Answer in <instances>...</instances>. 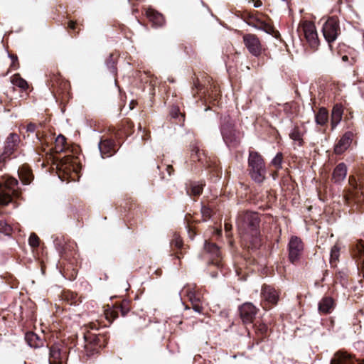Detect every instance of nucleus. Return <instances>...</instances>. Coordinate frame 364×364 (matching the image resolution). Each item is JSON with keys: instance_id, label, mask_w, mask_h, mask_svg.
I'll return each mask as SVG.
<instances>
[{"instance_id": "obj_1", "label": "nucleus", "mask_w": 364, "mask_h": 364, "mask_svg": "<svg viewBox=\"0 0 364 364\" xmlns=\"http://www.w3.org/2000/svg\"><path fill=\"white\" fill-rule=\"evenodd\" d=\"M26 132L29 136L30 133H34L37 139L36 149L38 151H44L46 154L49 152L60 154L68 149L66 138L59 134L55 137V134L46 130V123L43 122H30L26 126Z\"/></svg>"}, {"instance_id": "obj_2", "label": "nucleus", "mask_w": 364, "mask_h": 364, "mask_svg": "<svg viewBox=\"0 0 364 364\" xmlns=\"http://www.w3.org/2000/svg\"><path fill=\"white\" fill-rule=\"evenodd\" d=\"M97 322H90L85 325L82 328L84 342L81 346L82 349L78 347L79 356L83 362H86L91 356L98 354L105 348L109 338V332L103 331L100 332Z\"/></svg>"}, {"instance_id": "obj_3", "label": "nucleus", "mask_w": 364, "mask_h": 364, "mask_svg": "<svg viewBox=\"0 0 364 364\" xmlns=\"http://www.w3.org/2000/svg\"><path fill=\"white\" fill-rule=\"evenodd\" d=\"M54 245L58 251L60 259L61 265L63 266L64 273L65 269H72L70 280H74L77 274V266L79 262V254L77 250V244L75 241L65 238L64 236L56 237L53 241ZM64 277H66L64 274Z\"/></svg>"}, {"instance_id": "obj_4", "label": "nucleus", "mask_w": 364, "mask_h": 364, "mask_svg": "<svg viewBox=\"0 0 364 364\" xmlns=\"http://www.w3.org/2000/svg\"><path fill=\"white\" fill-rule=\"evenodd\" d=\"M260 218L259 213L250 210L239 213L237 218L238 228L242 231L245 239L252 248L261 245V233L259 229Z\"/></svg>"}, {"instance_id": "obj_5", "label": "nucleus", "mask_w": 364, "mask_h": 364, "mask_svg": "<svg viewBox=\"0 0 364 364\" xmlns=\"http://www.w3.org/2000/svg\"><path fill=\"white\" fill-rule=\"evenodd\" d=\"M77 345V336L75 334L54 342L49 346V363L66 364L70 350Z\"/></svg>"}, {"instance_id": "obj_6", "label": "nucleus", "mask_w": 364, "mask_h": 364, "mask_svg": "<svg viewBox=\"0 0 364 364\" xmlns=\"http://www.w3.org/2000/svg\"><path fill=\"white\" fill-rule=\"evenodd\" d=\"M204 249L210 255L208 262V271L212 277H217L220 273L225 276L228 273V268L223 262L220 247L214 242L205 241Z\"/></svg>"}, {"instance_id": "obj_7", "label": "nucleus", "mask_w": 364, "mask_h": 364, "mask_svg": "<svg viewBox=\"0 0 364 364\" xmlns=\"http://www.w3.org/2000/svg\"><path fill=\"white\" fill-rule=\"evenodd\" d=\"M247 170L250 177L255 183H262L266 179L267 168L264 159L258 151L249 150Z\"/></svg>"}, {"instance_id": "obj_8", "label": "nucleus", "mask_w": 364, "mask_h": 364, "mask_svg": "<svg viewBox=\"0 0 364 364\" xmlns=\"http://www.w3.org/2000/svg\"><path fill=\"white\" fill-rule=\"evenodd\" d=\"M20 144L21 138L18 134L12 132L7 136L0 153V171L6 167L8 161L19 156Z\"/></svg>"}, {"instance_id": "obj_9", "label": "nucleus", "mask_w": 364, "mask_h": 364, "mask_svg": "<svg viewBox=\"0 0 364 364\" xmlns=\"http://www.w3.org/2000/svg\"><path fill=\"white\" fill-rule=\"evenodd\" d=\"M220 132L225 144L230 148H236L240 144L242 134L235 127V124L229 116L221 119Z\"/></svg>"}, {"instance_id": "obj_10", "label": "nucleus", "mask_w": 364, "mask_h": 364, "mask_svg": "<svg viewBox=\"0 0 364 364\" xmlns=\"http://www.w3.org/2000/svg\"><path fill=\"white\" fill-rule=\"evenodd\" d=\"M297 32L302 42L306 41V43L313 50H317L319 46V39L316 26L313 22L307 20L301 21L297 28Z\"/></svg>"}, {"instance_id": "obj_11", "label": "nucleus", "mask_w": 364, "mask_h": 364, "mask_svg": "<svg viewBox=\"0 0 364 364\" xmlns=\"http://www.w3.org/2000/svg\"><path fill=\"white\" fill-rule=\"evenodd\" d=\"M122 145V141L116 139L114 134L109 132L103 134L98 143V148L102 158L105 159L114 155Z\"/></svg>"}, {"instance_id": "obj_12", "label": "nucleus", "mask_w": 364, "mask_h": 364, "mask_svg": "<svg viewBox=\"0 0 364 364\" xmlns=\"http://www.w3.org/2000/svg\"><path fill=\"white\" fill-rule=\"evenodd\" d=\"M281 290L274 286L264 284L261 287V306L265 311H269L277 305Z\"/></svg>"}, {"instance_id": "obj_13", "label": "nucleus", "mask_w": 364, "mask_h": 364, "mask_svg": "<svg viewBox=\"0 0 364 364\" xmlns=\"http://www.w3.org/2000/svg\"><path fill=\"white\" fill-rule=\"evenodd\" d=\"M132 309V301L127 299H123L117 301L112 306H107L105 310L106 319L111 323L114 320L119 317L120 313L122 316H125Z\"/></svg>"}, {"instance_id": "obj_14", "label": "nucleus", "mask_w": 364, "mask_h": 364, "mask_svg": "<svg viewBox=\"0 0 364 364\" xmlns=\"http://www.w3.org/2000/svg\"><path fill=\"white\" fill-rule=\"evenodd\" d=\"M322 33L325 40L332 50L331 43L341 35L340 21L337 16L329 17L323 23Z\"/></svg>"}, {"instance_id": "obj_15", "label": "nucleus", "mask_w": 364, "mask_h": 364, "mask_svg": "<svg viewBox=\"0 0 364 364\" xmlns=\"http://www.w3.org/2000/svg\"><path fill=\"white\" fill-rule=\"evenodd\" d=\"M288 258L289 262L298 265L304 257V243L302 240L297 236H291L287 245Z\"/></svg>"}, {"instance_id": "obj_16", "label": "nucleus", "mask_w": 364, "mask_h": 364, "mask_svg": "<svg viewBox=\"0 0 364 364\" xmlns=\"http://www.w3.org/2000/svg\"><path fill=\"white\" fill-rule=\"evenodd\" d=\"M242 41L249 53L255 57H259L266 50V45L255 34H243Z\"/></svg>"}, {"instance_id": "obj_17", "label": "nucleus", "mask_w": 364, "mask_h": 364, "mask_svg": "<svg viewBox=\"0 0 364 364\" xmlns=\"http://www.w3.org/2000/svg\"><path fill=\"white\" fill-rule=\"evenodd\" d=\"M115 135L117 140L122 141V143L134 132V124L129 118L123 119L117 127L109 128Z\"/></svg>"}, {"instance_id": "obj_18", "label": "nucleus", "mask_w": 364, "mask_h": 364, "mask_svg": "<svg viewBox=\"0 0 364 364\" xmlns=\"http://www.w3.org/2000/svg\"><path fill=\"white\" fill-rule=\"evenodd\" d=\"M241 18L250 26L257 29L263 30L267 33H269L272 27L260 19L259 13L255 11H244L241 14Z\"/></svg>"}, {"instance_id": "obj_19", "label": "nucleus", "mask_w": 364, "mask_h": 364, "mask_svg": "<svg viewBox=\"0 0 364 364\" xmlns=\"http://www.w3.org/2000/svg\"><path fill=\"white\" fill-rule=\"evenodd\" d=\"M187 296L188 297L191 308L198 313H203L204 308L203 306V294L200 291L197 289L196 285H188L185 287Z\"/></svg>"}, {"instance_id": "obj_20", "label": "nucleus", "mask_w": 364, "mask_h": 364, "mask_svg": "<svg viewBox=\"0 0 364 364\" xmlns=\"http://www.w3.org/2000/svg\"><path fill=\"white\" fill-rule=\"evenodd\" d=\"M354 136L355 134L352 131H347L344 132L339 139H337L333 146V153L336 155L343 154L348 149L350 148Z\"/></svg>"}, {"instance_id": "obj_21", "label": "nucleus", "mask_w": 364, "mask_h": 364, "mask_svg": "<svg viewBox=\"0 0 364 364\" xmlns=\"http://www.w3.org/2000/svg\"><path fill=\"white\" fill-rule=\"evenodd\" d=\"M240 318L245 324L252 323L257 313V309L251 303H245L239 308Z\"/></svg>"}, {"instance_id": "obj_22", "label": "nucleus", "mask_w": 364, "mask_h": 364, "mask_svg": "<svg viewBox=\"0 0 364 364\" xmlns=\"http://www.w3.org/2000/svg\"><path fill=\"white\" fill-rule=\"evenodd\" d=\"M188 160L191 163L199 162L202 166H208V157L204 150L200 149L197 146L192 145L190 146V152Z\"/></svg>"}, {"instance_id": "obj_23", "label": "nucleus", "mask_w": 364, "mask_h": 364, "mask_svg": "<svg viewBox=\"0 0 364 364\" xmlns=\"http://www.w3.org/2000/svg\"><path fill=\"white\" fill-rule=\"evenodd\" d=\"M205 186V183L202 181H189L186 183V193L196 200V198H198L203 193Z\"/></svg>"}, {"instance_id": "obj_24", "label": "nucleus", "mask_w": 364, "mask_h": 364, "mask_svg": "<svg viewBox=\"0 0 364 364\" xmlns=\"http://www.w3.org/2000/svg\"><path fill=\"white\" fill-rule=\"evenodd\" d=\"M348 168L345 163L341 162L336 166L331 175V181L334 183H341L347 176Z\"/></svg>"}, {"instance_id": "obj_25", "label": "nucleus", "mask_w": 364, "mask_h": 364, "mask_svg": "<svg viewBox=\"0 0 364 364\" xmlns=\"http://www.w3.org/2000/svg\"><path fill=\"white\" fill-rule=\"evenodd\" d=\"M331 364H363L345 352L338 351L331 359Z\"/></svg>"}, {"instance_id": "obj_26", "label": "nucleus", "mask_w": 364, "mask_h": 364, "mask_svg": "<svg viewBox=\"0 0 364 364\" xmlns=\"http://www.w3.org/2000/svg\"><path fill=\"white\" fill-rule=\"evenodd\" d=\"M144 14L154 27H161L165 23L164 16L152 8L145 9Z\"/></svg>"}, {"instance_id": "obj_27", "label": "nucleus", "mask_w": 364, "mask_h": 364, "mask_svg": "<svg viewBox=\"0 0 364 364\" xmlns=\"http://www.w3.org/2000/svg\"><path fill=\"white\" fill-rule=\"evenodd\" d=\"M306 133V128L303 124L300 125L295 124L289 134V136L291 139L297 142L298 146H303L304 144L303 136Z\"/></svg>"}, {"instance_id": "obj_28", "label": "nucleus", "mask_w": 364, "mask_h": 364, "mask_svg": "<svg viewBox=\"0 0 364 364\" xmlns=\"http://www.w3.org/2000/svg\"><path fill=\"white\" fill-rule=\"evenodd\" d=\"M18 175L24 185L30 184L34 179L33 171L28 164H23L18 168Z\"/></svg>"}, {"instance_id": "obj_29", "label": "nucleus", "mask_w": 364, "mask_h": 364, "mask_svg": "<svg viewBox=\"0 0 364 364\" xmlns=\"http://www.w3.org/2000/svg\"><path fill=\"white\" fill-rule=\"evenodd\" d=\"M335 300L328 296H323L318 304V309L320 314H329L336 307Z\"/></svg>"}, {"instance_id": "obj_30", "label": "nucleus", "mask_w": 364, "mask_h": 364, "mask_svg": "<svg viewBox=\"0 0 364 364\" xmlns=\"http://www.w3.org/2000/svg\"><path fill=\"white\" fill-rule=\"evenodd\" d=\"M193 87L198 90V91L202 92L203 90V93L205 95H208L213 101H218L220 98V91L216 87V85H210V90L205 89L204 86L200 83L199 80L196 78L193 80Z\"/></svg>"}, {"instance_id": "obj_31", "label": "nucleus", "mask_w": 364, "mask_h": 364, "mask_svg": "<svg viewBox=\"0 0 364 364\" xmlns=\"http://www.w3.org/2000/svg\"><path fill=\"white\" fill-rule=\"evenodd\" d=\"M343 107L341 104H336L332 109L331 116V129L333 130L342 119Z\"/></svg>"}, {"instance_id": "obj_32", "label": "nucleus", "mask_w": 364, "mask_h": 364, "mask_svg": "<svg viewBox=\"0 0 364 364\" xmlns=\"http://www.w3.org/2000/svg\"><path fill=\"white\" fill-rule=\"evenodd\" d=\"M253 327L257 336V344L264 341L269 336L267 324L257 322L254 323Z\"/></svg>"}, {"instance_id": "obj_33", "label": "nucleus", "mask_w": 364, "mask_h": 364, "mask_svg": "<svg viewBox=\"0 0 364 364\" xmlns=\"http://www.w3.org/2000/svg\"><path fill=\"white\" fill-rule=\"evenodd\" d=\"M137 207L136 203L132 198L124 199L120 202L119 205V211L122 213H127V214L124 215V217L128 220L131 218L130 214L132 210H134Z\"/></svg>"}, {"instance_id": "obj_34", "label": "nucleus", "mask_w": 364, "mask_h": 364, "mask_svg": "<svg viewBox=\"0 0 364 364\" xmlns=\"http://www.w3.org/2000/svg\"><path fill=\"white\" fill-rule=\"evenodd\" d=\"M170 245L171 251L173 252L172 255H174L176 258L181 259V257L183 256L181 249L183 245V240L181 237L175 234L173 235V238L170 242Z\"/></svg>"}, {"instance_id": "obj_35", "label": "nucleus", "mask_w": 364, "mask_h": 364, "mask_svg": "<svg viewBox=\"0 0 364 364\" xmlns=\"http://www.w3.org/2000/svg\"><path fill=\"white\" fill-rule=\"evenodd\" d=\"M169 115L173 122L183 126L185 121V114L182 113L177 105H172L170 108Z\"/></svg>"}, {"instance_id": "obj_36", "label": "nucleus", "mask_w": 364, "mask_h": 364, "mask_svg": "<svg viewBox=\"0 0 364 364\" xmlns=\"http://www.w3.org/2000/svg\"><path fill=\"white\" fill-rule=\"evenodd\" d=\"M62 299L70 305H78L82 302V297L77 293L70 291L64 290L62 293Z\"/></svg>"}, {"instance_id": "obj_37", "label": "nucleus", "mask_w": 364, "mask_h": 364, "mask_svg": "<svg viewBox=\"0 0 364 364\" xmlns=\"http://www.w3.org/2000/svg\"><path fill=\"white\" fill-rule=\"evenodd\" d=\"M329 119L328 111L326 107H320L315 112V122L318 125L325 127L327 125Z\"/></svg>"}, {"instance_id": "obj_38", "label": "nucleus", "mask_w": 364, "mask_h": 364, "mask_svg": "<svg viewBox=\"0 0 364 364\" xmlns=\"http://www.w3.org/2000/svg\"><path fill=\"white\" fill-rule=\"evenodd\" d=\"M353 255L360 260V268L364 279V241L360 240L356 243L353 249Z\"/></svg>"}, {"instance_id": "obj_39", "label": "nucleus", "mask_w": 364, "mask_h": 364, "mask_svg": "<svg viewBox=\"0 0 364 364\" xmlns=\"http://www.w3.org/2000/svg\"><path fill=\"white\" fill-rule=\"evenodd\" d=\"M26 343L33 348H38L43 345V340L34 332L28 331L25 335Z\"/></svg>"}, {"instance_id": "obj_40", "label": "nucleus", "mask_w": 364, "mask_h": 364, "mask_svg": "<svg viewBox=\"0 0 364 364\" xmlns=\"http://www.w3.org/2000/svg\"><path fill=\"white\" fill-rule=\"evenodd\" d=\"M11 82L14 86L19 87L22 91H26L29 85L26 80L21 77L19 73H16L11 77Z\"/></svg>"}, {"instance_id": "obj_41", "label": "nucleus", "mask_w": 364, "mask_h": 364, "mask_svg": "<svg viewBox=\"0 0 364 364\" xmlns=\"http://www.w3.org/2000/svg\"><path fill=\"white\" fill-rule=\"evenodd\" d=\"M46 76L48 77L47 85L50 89L54 92L55 85H58L60 80V73H49L48 75L46 74Z\"/></svg>"}, {"instance_id": "obj_42", "label": "nucleus", "mask_w": 364, "mask_h": 364, "mask_svg": "<svg viewBox=\"0 0 364 364\" xmlns=\"http://www.w3.org/2000/svg\"><path fill=\"white\" fill-rule=\"evenodd\" d=\"M340 256V247L334 245L331 250L330 264L331 267H336Z\"/></svg>"}, {"instance_id": "obj_43", "label": "nucleus", "mask_w": 364, "mask_h": 364, "mask_svg": "<svg viewBox=\"0 0 364 364\" xmlns=\"http://www.w3.org/2000/svg\"><path fill=\"white\" fill-rule=\"evenodd\" d=\"M60 164L63 166H65V169H70L71 168L74 169V165L76 164V159L71 155H68L60 160Z\"/></svg>"}, {"instance_id": "obj_44", "label": "nucleus", "mask_w": 364, "mask_h": 364, "mask_svg": "<svg viewBox=\"0 0 364 364\" xmlns=\"http://www.w3.org/2000/svg\"><path fill=\"white\" fill-rule=\"evenodd\" d=\"M336 282H339L343 286L348 283V274L346 270H338L335 273Z\"/></svg>"}, {"instance_id": "obj_45", "label": "nucleus", "mask_w": 364, "mask_h": 364, "mask_svg": "<svg viewBox=\"0 0 364 364\" xmlns=\"http://www.w3.org/2000/svg\"><path fill=\"white\" fill-rule=\"evenodd\" d=\"M200 212L202 220L205 222L211 218L213 214V209L209 205L202 204Z\"/></svg>"}, {"instance_id": "obj_46", "label": "nucleus", "mask_w": 364, "mask_h": 364, "mask_svg": "<svg viewBox=\"0 0 364 364\" xmlns=\"http://www.w3.org/2000/svg\"><path fill=\"white\" fill-rule=\"evenodd\" d=\"M117 57L113 53H111L106 60V65L111 73H114L116 72L117 68Z\"/></svg>"}, {"instance_id": "obj_47", "label": "nucleus", "mask_w": 364, "mask_h": 364, "mask_svg": "<svg viewBox=\"0 0 364 364\" xmlns=\"http://www.w3.org/2000/svg\"><path fill=\"white\" fill-rule=\"evenodd\" d=\"M283 161V154L279 152L272 160L270 165L274 166L276 169L279 170L282 168V164Z\"/></svg>"}, {"instance_id": "obj_48", "label": "nucleus", "mask_w": 364, "mask_h": 364, "mask_svg": "<svg viewBox=\"0 0 364 364\" xmlns=\"http://www.w3.org/2000/svg\"><path fill=\"white\" fill-rule=\"evenodd\" d=\"M28 243L32 247H37L40 244V238L36 233L33 232L28 238Z\"/></svg>"}, {"instance_id": "obj_49", "label": "nucleus", "mask_w": 364, "mask_h": 364, "mask_svg": "<svg viewBox=\"0 0 364 364\" xmlns=\"http://www.w3.org/2000/svg\"><path fill=\"white\" fill-rule=\"evenodd\" d=\"M9 57L11 60L10 69L14 70H17L19 68V62L17 55L16 54H9Z\"/></svg>"}, {"instance_id": "obj_50", "label": "nucleus", "mask_w": 364, "mask_h": 364, "mask_svg": "<svg viewBox=\"0 0 364 364\" xmlns=\"http://www.w3.org/2000/svg\"><path fill=\"white\" fill-rule=\"evenodd\" d=\"M138 129L139 131H142L143 134L141 136L142 140L144 141H146L151 139V132L149 129H146V128L142 129L141 124L139 123L138 125Z\"/></svg>"}, {"instance_id": "obj_51", "label": "nucleus", "mask_w": 364, "mask_h": 364, "mask_svg": "<svg viewBox=\"0 0 364 364\" xmlns=\"http://www.w3.org/2000/svg\"><path fill=\"white\" fill-rule=\"evenodd\" d=\"M67 28L69 30L71 35H73V33H74V36H76V34L78 33V31H75V29L77 28V23L75 21H68Z\"/></svg>"}, {"instance_id": "obj_52", "label": "nucleus", "mask_w": 364, "mask_h": 364, "mask_svg": "<svg viewBox=\"0 0 364 364\" xmlns=\"http://www.w3.org/2000/svg\"><path fill=\"white\" fill-rule=\"evenodd\" d=\"M186 228H187V231H188V236L191 239H193L194 237L196 235V229H195V227H193V225H191L188 222L187 223V225H186Z\"/></svg>"}, {"instance_id": "obj_53", "label": "nucleus", "mask_w": 364, "mask_h": 364, "mask_svg": "<svg viewBox=\"0 0 364 364\" xmlns=\"http://www.w3.org/2000/svg\"><path fill=\"white\" fill-rule=\"evenodd\" d=\"M348 182H349V184L350 185V186L353 188V189H358V183H357V181H356V178L354 176H349V178H348Z\"/></svg>"}, {"instance_id": "obj_54", "label": "nucleus", "mask_w": 364, "mask_h": 364, "mask_svg": "<svg viewBox=\"0 0 364 364\" xmlns=\"http://www.w3.org/2000/svg\"><path fill=\"white\" fill-rule=\"evenodd\" d=\"M166 171H167L168 176H171L174 173V168L172 165H167L166 166Z\"/></svg>"}, {"instance_id": "obj_55", "label": "nucleus", "mask_w": 364, "mask_h": 364, "mask_svg": "<svg viewBox=\"0 0 364 364\" xmlns=\"http://www.w3.org/2000/svg\"><path fill=\"white\" fill-rule=\"evenodd\" d=\"M232 226L231 224H229L228 223H225V230L226 232H228L232 230Z\"/></svg>"}, {"instance_id": "obj_56", "label": "nucleus", "mask_w": 364, "mask_h": 364, "mask_svg": "<svg viewBox=\"0 0 364 364\" xmlns=\"http://www.w3.org/2000/svg\"><path fill=\"white\" fill-rule=\"evenodd\" d=\"M278 171L277 169H276L275 171H272L270 175L272 176V177L274 178V179H276L277 177H278Z\"/></svg>"}, {"instance_id": "obj_57", "label": "nucleus", "mask_w": 364, "mask_h": 364, "mask_svg": "<svg viewBox=\"0 0 364 364\" xmlns=\"http://www.w3.org/2000/svg\"><path fill=\"white\" fill-rule=\"evenodd\" d=\"M154 274L156 275V277H160L162 274V270L161 269H158L154 272Z\"/></svg>"}, {"instance_id": "obj_58", "label": "nucleus", "mask_w": 364, "mask_h": 364, "mask_svg": "<svg viewBox=\"0 0 364 364\" xmlns=\"http://www.w3.org/2000/svg\"><path fill=\"white\" fill-rule=\"evenodd\" d=\"M253 2H254V6L256 7V8H258V7L262 6V1H253Z\"/></svg>"}, {"instance_id": "obj_59", "label": "nucleus", "mask_w": 364, "mask_h": 364, "mask_svg": "<svg viewBox=\"0 0 364 364\" xmlns=\"http://www.w3.org/2000/svg\"><path fill=\"white\" fill-rule=\"evenodd\" d=\"M235 271L238 276H240L242 273V269L240 268H236Z\"/></svg>"}, {"instance_id": "obj_60", "label": "nucleus", "mask_w": 364, "mask_h": 364, "mask_svg": "<svg viewBox=\"0 0 364 364\" xmlns=\"http://www.w3.org/2000/svg\"><path fill=\"white\" fill-rule=\"evenodd\" d=\"M342 60H343V61H344V62L348 61V55H343V56L342 57Z\"/></svg>"}, {"instance_id": "obj_61", "label": "nucleus", "mask_w": 364, "mask_h": 364, "mask_svg": "<svg viewBox=\"0 0 364 364\" xmlns=\"http://www.w3.org/2000/svg\"><path fill=\"white\" fill-rule=\"evenodd\" d=\"M328 275V270H326L323 273V277Z\"/></svg>"}, {"instance_id": "obj_62", "label": "nucleus", "mask_w": 364, "mask_h": 364, "mask_svg": "<svg viewBox=\"0 0 364 364\" xmlns=\"http://www.w3.org/2000/svg\"><path fill=\"white\" fill-rule=\"evenodd\" d=\"M189 216H191V215H190V214L186 215L185 219H186V220H187V219H188V217H189Z\"/></svg>"}, {"instance_id": "obj_63", "label": "nucleus", "mask_w": 364, "mask_h": 364, "mask_svg": "<svg viewBox=\"0 0 364 364\" xmlns=\"http://www.w3.org/2000/svg\"><path fill=\"white\" fill-rule=\"evenodd\" d=\"M134 106L133 102H131L130 106Z\"/></svg>"}, {"instance_id": "obj_64", "label": "nucleus", "mask_w": 364, "mask_h": 364, "mask_svg": "<svg viewBox=\"0 0 364 364\" xmlns=\"http://www.w3.org/2000/svg\"><path fill=\"white\" fill-rule=\"evenodd\" d=\"M134 106L133 102H131L130 106Z\"/></svg>"}]
</instances>
